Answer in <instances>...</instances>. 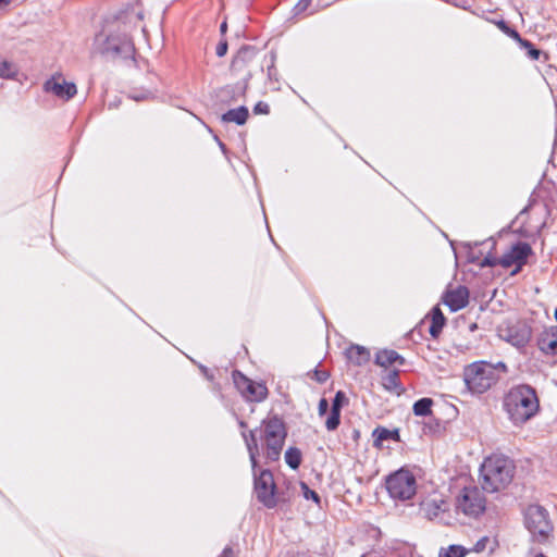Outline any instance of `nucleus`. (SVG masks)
Returning <instances> with one entry per match:
<instances>
[{"instance_id":"41","label":"nucleus","mask_w":557,"mask_h":557,"mask_svg":"<svg viewBox=\"0 0 557 557\" xmlns=\"http://www.w3.org/2000/svg\"><path fill=\"white\" fill-rule=\"evenodd\" d=\"M12 0H0V12L5 10L10 4Z\"/></svg>"},{"instance_id":"11","label":"nucleus","mask_w":557,"mask_h":557,"mask_svg":"<svg viewBox=\"0 0 557 557\" xmlns=\"http://www.w3.org/2000/svg\"><path fill=\"white\" fill-rule=\"evenodd\" d=\"M255 492L258 500L265 507H275V483L270 471L263 470L260 475L255 479Z\"/></svg>"},{"instance_id":"16","label":"nucleus","mask_w":557,"mask_h":557,"mask_svg":"<svg viewBox=\"0 0 557 557\" xmlns=\"http://www.w3.org/2000/svg\"><path fill=\"white\" fill-rule=\"evenodd\" d=\"M539 348L546 355H557V325L545 329L537 342Z\"/></svg>"},{"instance_id":"48","label":"nucleus","mask_w":557,"mask_h":557,"mask_svg":"<svg viewBox=\"0 0 557 557\" xmlns=\"http://www.w3.org/2000/svg\"><path fill=\"white\" fill-rule=\"evenodd\" d=\"M555 319L557 320V309L555 310Z\"/></svg>"},{"instance_id":"25","label":"nucleus","mask_w":557,"mask_h":557,"mask_svg":"<svg viewBox=\"0 0 557 557\" xmlns=\"http://www.w3.org/2000/svg\"><path fill=\"white\" fill-rule=\"evenodd\" d=\"M285 461L292 469H298L301 463V453L296 447H289L285 451Z\"/></svg>"},{"instance_id":"14","label":"nucleus","mask_w":557,"mask_h":557,"mask_svg":"<svg viewBox=\"0 0 557 557\" xmlns=\"http://www.w3.org/2000/svg\"><path fill=\"white\" fill-rule=\"evenodd\" d=\"M44 87L47 92H51L63 100L73 98L77 92L75 84L66 82L60 74L48 79Z\"/></svg>"},{"instance_id":"30","label":"nucleus","mask_w":557,"mask_h":557,"mask_svg":"<svg viewBox=\"0 0 557 557\" xmlns=\"http://www.w3.org/2000/svg\"><path fill=\"white\" fill-rule=\"evenodd\" d=\"M300 486H301L302 496L306 499H312L317 504L320 503L319 495L314 491L310 490L306 483H301Z\"/></svg>"},{"instance_id":"31","label":"nucleus","mask_w":557,"mask_h":557,"mask_svg":"<svg viewBox=\"0 0 557 557\" xmlns=\"http://www.w3.org/2000/svg\"><path fill=\"white\" fill-rule=\"evenodd\" d=\"M500 26H502V28L506 29V30H507V33H508V34H509L513 39H516L517 41H519V42H520V45H521L522 47H529V46H530V41L522 39L516 30H509V29L506 27V25H505V23H504V22H502V23H500Z\"/></svg>"},{"instance_id":"24","label":"nucleus","mask_w":557,"mask_h":557,"mask_svg":"<svg viewBox=\"0 0 557 557\" xmlns=\"http://www.w3.org/2000/svg\"><path fill=\"white\" fill-rule=\"evenodd\" d=\"M468 554V548L461 545H449L440 549L438 557H466Z\"/></svg>"},{"instance_id":"4","label":"nucleus","mask_w":557,"mask_h":557,"mask_svg":"<svg viewBox=\"0 0 557 557\" xmlns=\"http://www.w3.org/2000/svg\"><path fill=\"white\" fill-rule=\"evenodd\" d=\"M506 370L503 362L496 366L479 361L469 364L463 372V380L468 389L473 394H483L488 391L497 381V370Z\"/></svg>"},{"instance_id":"27","label":"nucleus","mask_w":557,"mask_h":557,"mask_svg":"<svg viewBox=\"0 0 557 557\" xmlns=\"http://www.w3.org/2000/svg\"><path fill=\"white\" fill-rule=\"evenodd\" d=\"M16 73V69L13 63L8 60L0 58V77L9 78Z\"/></svg>"},{"instance_id":"47","label":"nucleus","mask_w":557,"mask_h":557,"mask_svg":"<svg viewBox=\"0 0 557 557\" xmlns=\"http://www.w3.org/2000/svg\"><path fill=\"white\" fill-rule=\"evenodd\" d=\"M535 557H545L543 554H539Z\"/></svg>"},{"instance_id":"7","label":"nucleus","mask_w":557,"mask_h":557,"mask_svg":"<svg viewBox=\"0 0 557 557\" xmlns=\"http://www.w3.org/2000/svg\"><path fill=\"white\" fill-rule=\"evenodd\" d=\"M456 508L468 517L476 518L484 512L486 499L478 486H467L457 497Z\"/></svg>"},{"instance_id":"34","label":"nucleus","mask_w":557,"mask_h":557,"mask_svg":"<svg viewBox=\"0 0 557 557\" xmlns=\"http://www.w3.org/2000/svg\"><path fill=\"white\" fill-rule=\"evenodd\" d=\"M311 0H299L298 3L295 5V12L296 14H299L307 10V8L310 5Z\"/></svg>"},{"instance_id":"2","label":"nucleus","mask_w":557,"mask_h":557,"mask_svg":"<svg viewBox=\"0 0 557 557\" xmlns=\"http://www.w3.org/2000/svg\"><path fill=\"white\" fill-rule=\"evenodd\" d=\"M504 408L515 425H521L536 414L540 403L535 391L529 385L512 387L504 399Z\"/></svg>"},{"instance_id":"6","label":"nucleus","mask_w":557,"mask_h":557,"mask_svg":"<svg viewBox=\"0 0 557 557\" xmlns=\"http://www.w3.org/2000/svg\"><path fill=\"white\" fill-rule=\"evenodd\" d=\"M386 488L392 498L408 500L417 492L416 478L409 470L400 469L387 478Z\"/></svg>"},{"instance_id":"29","label":"nucleus","mask_w":557,"mask_h":557,"mask_svg":"<svg viewBox=\"0 0 557 557\" xmlns=\"http://www.w3.org/2000/svg\"><path fill=\"white\" fill-rule=\"evenodd\" d=\"M339 424V412L331 411V414L325 421L326 429L330 431L335 430Z\"/></svg>"},{"instance_id":"21","label":"nucleus","mask_w":557,"mask_h":557,"mask_svg":"<svg viewBox=\"0 0 557 557\" xmlns=\"http://www.w3.org/2000/svg\"><path fill=\"white\" fill-rule=\"evenodd\" d=\"M374 445L381 447L385 441L393 440L399 441V433L397 430H388L385 428H376L373 431Z\"/></svg>"},{"instance_id":"22","label":"nucleus","mask_w":557,"mask_h":557,"mask_svg":"<svg viewBox=\"0 0 557 557\" xmlns=\"http://www.w3.org/2000/svg\"><path fill=\"white\" fill-rule=\"evenodd\" d=\"M247 117L248 110L245 107L228 110L226 113L222 115V120L224 122H233L238 125H243L247 121Z\"/></svg>"},{"instance_id":"10","label":"nucleus","mask_w":557,"mask_h":557,"mask_svg":"<svg viewBox=\"0 0 557 557\" xmlns=\"http://www.w3.org/2000/svg\"><path fill=\"white\" fill-rule=\"evenodd\" d=\"M498 335L512 346L523 347L531 338V329L524 321H515L498 327Z\"/></svg>"},{"instance_id":"43","label":"nucleus","mask_w":557,"mask_h":557,"mask_svg":"<svg viewBox=\"0 0 557 557\" xmlns=\"http://www.w3.org/2000/svg\"><path fill=\"white\" fill-rule=\"evenodd\" d=\"M232 556V549L231 548H225L223 550V554L221 557H231Z\"/></svg>"},{"instance_id":"3","label":"nucleus","mask_w":557,"mask_h":557,"mask_svg":"<svg viewBox=\"0 0 557 557\" xmlns=\"http://www.w3.org/2000/svg\"><path fill=\"white\" fill-rule=\"evenodd\" d=\"M515 465L504 455H491L481 465L480 478L482 490L488 493L506 488L513 479Z\"/></svg>"},{"instance_id":"32","label":"nucleus","mask_w":557,"mask_h":557,"mask_svg":"<svg viewBox=\"0 0 557 557\" xmlns=\"http://www.w3.org/2000/svg\"><path fill=\"white\" fill-rule=\"evenodd\" d=\"M396 557H421L413 547L406 546L397 553Z\"/></svg>"},{"instance_id":"20","label":"nucleus","mask_w":557,"mask_h":557,"mask_svg":"<svg viewBox=\"0 0 557 557\" xmlns=\"http://www.w3.org/2000/svg\"><path fill=\"white\" fill-rule=\"evenodd\" d=\"M243 437L249 453L250 462L252 469L255 470L257 467V456L259 455V447L256 436V431H249V433H243Z\"/></svg>"},{"instance_id":"23","label":"nucleus","mask_w":557,"mask_h":557,"mask_svg":"<svg viewBox=\"0 0 557 557\" xmlns=\"http://www.w3.org/2000/svg\"><path fill=\"white\" fill-rule=\"evenodd\" d=\"M445 324V318L440 308L435 307L432 310V324L430 326V334L437 337Z\"/></svg>"},{"instance_id":"19","label":"nucleus","mask_w":557,"mask_h":557,"mask_svg":"<svg viewBox=\"0 0 557 557\" xmlns=\"http://www.w3.org/2000/svg\"><path fill=\"white\" fill-rule=\"evenodd\" d=\"M346 355L348 360L357 366H362L370 360V351L359 345H351L347 349Z\"/></svg>"},{"instance_id":"15","label":"nucleus","mask_w":557,"mask_h":557,"mask_svg":"<svg viewBox=\"0 0 557 557\" xmlns=\"http://www.w3.org/2000/svg\"><path fill=\"white\" fill-rule=\"evenodd\" d=\"M444 302L451 311H458L468 305L469 292L465 286L450 289L446 293Z\"/></svg>"},{"instance_id":"28","label":"nucleus","mask_w":557,"mask_h":557,"mask_svg":"<svg viewBox=\"0 0 557 557\" xmlns=\"http://www.w3.org/2000/svg\"><path fill=\"white\" fill-rule=\"evenodd\" d=\"M383 385L387 389H394L398 386V372L391 371L383 377Z\"/></svg>"},{"instance_id":"35","label":"nucleus","mask_w":557,"mask_h":557,"mask_svg":"<svg viewBox=\"0 0 557 557\" xmlns=\"http://www.w3.org/2000/svg\"><path fill=\"white\" fill-rule=\"evenodd\" d=\"M496 264H499V259L491 256L485 257L481 262L482 267H494Z\"/></svg>"},{"instance_id":"17","label":"nucleus","mask_w":557,"mask_h":557,"mask_svg":"<svg viewBox=\"0 0 557 557\" xmlns=\"http://www.w3.org/2000/svg\"><path fill=\"white\" fill-rule=\"evenodd\" d=\"M498 547V541L495 536H483L480 540L476 541V543L471 547L468 548L469 553L473 552L476 554H493L496 548Z\"/></svg>"},{"instance_id":"46","label":"nucleus","mask_w":557,"mask_h":557,"mask_svg":"<svg viewBox=\"0 0 557 557\" xmlns=\"http://www.w3.org/2000/svg\"><path fill=\"white\" fill-rule=\"evenodd\" d=\"M239 424H240L242 428L246 426V424L243 421Z\"/></svg>"},{"instance_id":"37","label":"nucleus","mask_w":557,"mask_h":557,"mask_svg":"<svg viewBox=\"0 0 557 557\" xmlns=\"http://www.w3.org/2000/svg\"><path fill=\"white\" fill-rule=\"evenodd\" d=\"M327 409H329L327 400L325 398L320 399L319 407H318L319 414L324 416L327 412Z\"/></svg>"},{"instance_id":"33","label":"nucleus","mask_w":557,"mask_h":557,"mask_svg":"<svg viewBox=\"0 0 557 557\" xmlns=\"http://www.w3.org/2000/svg\"><path fill=\"white\" fill-rule=\"evenodd\" d=\"M345 395L343 392H337L332 405V411L341 412V407Z\"/></svg>"},{"instance_id":"40","label":"nucleus","mask_w":557,"mask_h":557,"mask_svg":"<svg viewBox=\"0 0 557 557\" xmlns=\"http://www.w3.org/2000/svg\"><path fill=\"white\" fill-rule=\"evenodd\" d=\"M149 96H150V92H140V94H133L131 97L135 101H141V100L148 99Z\"/></svg>"},{"instance_id":"38","label":"nucleus","mask_w":557,"mask_h":557,"mask_svg":"<svg viewBox=\"0 0 557 557\" xmlns=\"http://www.w3.org/2000/svg\"><path fill=\"white\" fill-rule=\"evenodd\" d=\"M528 50V54L532 60H537L540 57V51L535 49L532 44L530 42L529 47H524Z\"/></svg>"},{"instance_id":"8","label":"nucleus","mask_w":557,"mask_h":557,"mask_svg":"<svg viewBox=\"0 0 557 557\" xmlns=\"http://www.w3.org/2000/svg\"><path fill=\"white\" fill-rule=\"evenodd\" d=\"M265 441V456L268 459L277 460L286 437L284 424L278 419L269 420L263 428Z\"/></svg>"},{"instance_id":"1","label":"nucleus","mask_w":557,"mask_h":557,"mask_svg":"<svg viewBox=\"0 0 557 557\" xmlns=\"http://www.w3.org/2000/svg\"><path fill=\"white\" fill-rule=\"evenodd\" d=\"M141 20L139 11H126L95 37L94 51L112 58L132 57L135 47L129 34L139 26Z\"/></svg>"},{"instance_id":"36","label":"nucleus","mask_w":557,"mask_h":557,"mask_svg":"<svg viewBox=\"0 0 557 557\" xmlns=\"http://www.w3.org/2000/svg\"><path fill=\"white\" fill-rule=\"evenodd\" d=\"M329 379V373L322 370L314 371V380L319 383H324Z\"/></svg>"},{"instance_id":"5","label":"nucleus","mask_w":557,"mask_h":557,"mask_svg":"<svg viewBox=\"0 0 557 557\" xmlns=\"http://www.w3.org/2000/svg\"><path fill=\"white\" fill-rule=\"evenodd\" d=\"M524 525L533 539L543 542L553 531L547 510L540 505H530L524 511Z\"/></svg>"},{"instance_id":"13","label":"nucleus","mask_w":557,"mask_h":557,"mask_svg":"<svg viewBox=\"0 0 557 557\" xmlns=\"http://www.w3.org/2000/svg\"><path fill=\"white\" fill-rule=\"evenodd\" d=\"M234 382L242 395L249 401H262L268 396V388L261 382L249 380L242 374L235 375Z\"/></svg>"},{"instance_id":"45","label":"nucleus","mask_w":557,"mask_h":557,"mask_svg":"<svg viewBox=\"0 0 557 557\" xmlns=\"http://www.w3.org/2000/svg\"><path fill=\"white\" fill-rule=\"evenodd\" d=\"M201 370H202V372L206 374V376H207V377H210V376L208 375V370H207L205 367H202V368H201Z\"/></svg>"},{"instance_id":"44","label":"nucleus","mask_w":557,"mask_h":557,"mask_svg":"<svg viewBox=\"0 0 557 557\" xmlns=\"http://www.w3.org/2000/svg\"><path fill=\"white\" fill-rule=\"evenodd\" d=\"M226 30H227V24H226V22H223L220 26V32H221V34H225Z\"/></svg>"},{"instance_id":"9","label":"nucleus","mask_w":557,"mask_h":557,"mask_svg":"<svg viewBox=\"0 0 557 557\" xmlns=\"http://www.w3.org/2000/svg\"><path fill=\"white\" fill-rule=\"evenodd\" d=\"M420 512L429 520H436L443 524H450L453 517L449 513V504L440 494H431L420 504Z\"/></svg>"},{"instance_id":"18","label":"nucleus","mask_w":557,"mask_h":557,"mask_svg":"<svg viewBox=\"0 0 557 557\" xmlns=\"http://www.w3.org/2000/svg\"><path fill=\"white\" fill-rule=\"evenodd\" d=\"M404 363V358L395 350L384 349L380 350L375 356V363L383 368H388L394 363Z\"/></svg>"},{"instance_id":"39","label":"nucleus","mask_w":557,"mask_h":557,"mask_svg":"<svg viewBox=\"0 0 557 557\" xmlns=\"http://www.w3.org/2000/svg\"><path fill=\"white\" fill-rule=\"evenodd\" d=\"M227 52V42L221 41L216 47V54L218 57H223Z\"/></svg>"},{"instance_id":"26","label":"nucleus","mask_w":557,"mask_h":557,"mask_svg":"<svg viewBox=\"0 0 557 557\" xmlns=\"http://www.w3.org/2000/svg\"><path fill=\"white\" fill-rule=\"evenodd\" d=\"M433 401L431 398H421L413 405V412L416 416L424 417L431 413Z\"/></svg>"},{"instance_id":"12","label":"nucleus","mask_w":557,"mask_h":557,"mask_svg":"<svg viewBox=\"0 0 557 557\" xmlns=\"http://www.w3.org/2000/svg\"><path fill=\"white\" fill-rule=\"evenodd\" d=\"M532 249L528 243L519 242L503 255L499 259V264L503 268H510L516 265L512 271V275L517 274L521 268L525 264L528 257L531 255Z\"/></svg>"},{"instance_id":"42","label":"nucleus","mask_w":557,"mask_h":557,"mask_svg":"<svg viewBox=\"0 0 557 557\" xmlns=\"http://www.w3.org/2000/svg\"><path fill=\"white\" fill-rule=\"evenodd\" d=\"M267 108H268V106H267V104L258 103V104L256 106L255 110H256L257 112H267Z\"/></svg>"}]
</instances>
